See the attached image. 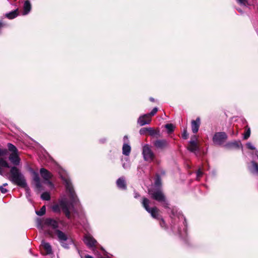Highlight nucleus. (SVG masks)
<instances>
[{
    "mask_svg": "<svg viewBox=\"0 0 258 258\" xmlns=\"http://www.w3.org/2000/svg\"><path fill=\"white\" fill-rule=\"evenodd\" d=\"M182 137L184 139H186L188 137V133L185 129L183 131L182 133Z\"/></svg>",
    "mask_w": 258,
    "mask_h": 258,
    "instance_id": "ea45409f",
    "label": "nucleus"
},
{
    "mask_svg": "<svg viewBox=\"0 0 258 258\" xmlns=\"http://www.w3.org/2000/svg\"><path fill=\"white\" fill-rule=\"evenodd\" d=\"M41 245L45 251L46 254H50L52 253V250L50 244L43 240L41 242Z\"/></svg>",
    "mask_w": 258,
    "mask_h": 258,
    "instance_id": "6ab92c4d",
    "label": "nucleus"
},
{
    "mask_svg": "<svg viewBox=\"0 0 258 258\" xmlns=\"http://www.w3.org/2000/svg\"><path fill=\"white\" fill-rule=\"evenodd\" d=\"M123 141L124 142V143H128V139L127 136H124Z\"/></svg>",
    "mask_w": 258,
    "mask_h": 258,
    "instance_id": "c03bdc74",
    "label": "nucleus"
},
{
    "mask_svg": "<svg viewBox=\"0 0 258 258\" xmlns=\"http://www.w3.org/2000/svg\"><path fill=\"white\" fill-rule=\"evenodd\" d=\"M8 178L13 184L25 188L26 197L28 198L30 196V190L27 186L25 177L18 167L14 166L11 168Z\"/></svg>",
    "mask_w": 258,
    "mask_h": 258,
    "instance_id": "7ed1b4c3",
    "label": "nucleus"
},
{
    "mask_svg": "<svg viewBox=\"0 0 258 258\" xmlns=\"http://www.w3.org/2000/svg\"><path fill=\"white\" fill-rule=\"evenodd\" d=\"M248 170L252 173L258 174V163L254 161L251 162V164L248 166Z\"/></svg>",
    "mask_w": 258,
    "mask_h": 258,
    "instance_id": "412c9836",
    "label": "nucleus"
},
{
    "mask_svg": "<svg viewBox=\"0 0 258 258\" xmlns=\"http://www.w3.org/2000/svg\"><path fill=\"white\" fill-rule=\"evenodd\" d=\"M150 100L152 101H154V99L152 98H150Z\"/></svg>",
    "mask_w": 258,
    "mask_h": 258,
    "instance_id": "3c124183",
    "label": "nucleus"
},
{
    "mask_svg": "<svg viewBox=\"0 0 258 258\" xmlns=\"http://www.w3.org/2000/svg\"><path fill=\"white\" fill-rule=\"evenodd\" d=\"M40 173L41 177L45 180L48 181L52 177L51 173L47 170L42 168L40 170Z\"/></svg>",
    "mask_w": 258,
    "mask_h": 258,
    "instance_id": "f3484780",
    "label": "nucleus"
},
{
    "mask_svg": "<svg viewBox=\"0 0 258 258\" xmlns=\"http://www.w3.org/2000/svg\"><path fill=\"white\" fill-rule=\"evenodd\" d=\"M41 198L43 200L48 201L50 199V196L48 192H44L41 194Z\"/></svg>",
    "mask_w": 258,
    "mask_h": 258,
    "instance_id": "7c9ffc66",
    "label": "nucleus"
},
{
    "mask_svg": "<svg viewBox=\"0 0 258 258\" xmlns=\"http://www.w3.org/2000/svg\"><path fill=\"white\" fill-rule=\"evenodd\" d=\"M8 153V150L7 149H0V156H5L7 155Z\"/></svg>",
    "mask_w": 258,
    "mask_h": 258,
    "instance_id": "4c0bfd02",
    "label": "nucleus"
},
{
    "mask_svg": "<svg viewBox=\"0 0 258 258\" xmlns=\"http://www.w3.org/2000/svg\"><path fill=\"white\" fill-rule=\"evenodd\" d=\"M130 162L128 159V158H125V162L122 163V167L124 169H127L130 167Z\"/></svg>",
    "mask_w": 258,
    "mask_h": 258,
    "instance_id": "2f4dec72",
    "label": "nucleus"
},
{
    "mask_svg": "<svg viewBox=\"0 0 258 258\" xmlns=\"http://www.w3.org/2000/svg\"><path fill=\"white\" fill-rule=\"evenodd\" d=\"M201 124L200 117H197L196 120H192L191 122V130L193 133H197L199 129Z\"/></svg>",
    "mask_w": 258,
    "mask_h": 258,
    "instance_id": "ddd939ff",
    "label": "nucleus"
},
{
    "mask_svg": "<svg viewBox=\"0 0 258 258\" xmlns=\"http://www.w3.org/2000/svg\"><path fill=\"white\" fill-rule=\"evenodd\" d=\"M153 145L156 148L160 150H163L169 147L168 141L165 139H159L154 141Z\"/></svg>",
    "mask_w": 258,
    "mask_h": 258,
    "instance_id": "9b49d317",
    "label": "nucleus"
},
{
    "mask_svg": "<svg viewBox=\"0 0 258 258\" xmlns=\"http://www.w3.org/2000/svg\"><path fill=\"white\" fill-rule=\"evenodd\" d=\"M9 159L12 164L15 165V167L20 164V159L18 156V153H11L9 156Z\"/></svg>",
    "mask_w": 258,
    "mask_h": 258,
    "instance_id": "dca6fc26",
    "label": "nucleus"
},
{
    "mask_svg": "<svg viewBox=\"0 0 258 258\" xmlns=\"http://www.w3.org/2000/svg\"><path fill=\"white\" fill-rule=\"evenodd\" d=\"M203 172L201 169H199L197 172V178L199 180V178L203 175Z\"/></svg>",
    "mask_w": 258,
    "mask_h": 258,
    "instance_id": "58836bf2",
    "label": "nucleus"
},
{
    "mask_svg": "<svg viewBox=\"0 0 258 258\" xmlns=\"http://www.w3.org/2000/svg\"><path fill=\"white\" fill-rule=\"evenodd\" d=\"M0 175H4V171L2 167H0Z\"/></svg>",
    "mask_w": 258,
    "mask_h": 258,
    "instance_id": "a18cd8bd",
    "label": "nucleus"
},
{
    "mask_svg": "<svg viewBox=\"0 0 258 258\" xmlns=\"http://www.w3.org/2000/svg\"><path fill=\"white\" fill-rule=\"evenodd\" d=\"M8 147L9 150L12 152V153H18V150H17V148L12 144L8 143Z\"/></svg>",
    "mask_w": 258,
    "mask_h": 258,
    "instance_id": "393cba45",
    "label": "nucleus"
},
{
    "mask_svg": "<svg viewBox=\"0 0 258 258\" xmlns=\"http://www.w3.org/2000/svg\"><path fill=\"white\" fill-rule=\"evenodd\" d=\"M237 10L241 13H242V11L240 9H237Z\"/></svg>",
    "mask_w": 258,
    "mask_h": 258,
    "instance_id": "8fccbe9b",
    "label": "nucleus"
},
{
    "mask_svg": "<svg viewBox=\"0 0 258 258\" xmlns=\"http://www.w3.org/2000/svg\"><path fill=\"white\" fill-rule=\"evenodd\" d=\"M35 186L38 189H40L41 187H42V185H41V182H40V181H36L35 182Z\"/></svg>",
    "mask_w": 258,
    "mask_h": 258,
    "instance_id": "79ce46f5",
    "label": "nucleus"
},
{
    "mask_svg": "<svg viewBox=\"0 0 258 258\" xmlns=\"http://www.w3.org/2000/svg\"><path fill=\"white\" fill-rule=\"evenodd\" d=\"M101 252H102L103 253H104V250L103 249H101Z\"/></svg>",
    "mask_w": 258,
    "mask_h": 258,
    "instance_id": "603ef678",
    "label": "nucleus"
},
{
    "mask_svg": "<svg viewBox=\"0 0 258 258\" xmlns=\"http://www.w3.org/2000/svg\"><path fill=\"white\" fill-rule=\"evenodd\" d=\"M237 2L241 6L246 7L249 5L247 0H237Z\"/></svg>",
    "mask_w": 258,
    "mask_h": 258,
    "instance_id": "473e14b6",
    "label": "nucleus"
},
{
    "mask_svg": "<svg viewBox=\"0 0 258 258\" xmlns=\"http://www.w3.org/2000/svg\"><path fill=\"white\" fill-rule=\"evenodd\" d=\"M33 180L34 182L40 181V178L37 173L34 172L33 175Z\"/></svg>",
    "mask_w": 258,
    "mask_h": 258,
    "instance_id": "c9c22d12",
    "label": "nucleus"
},
{
    "mask_svg": "<svg viewBox=\"0 0 258 258\" xmlns=\"http://www.w3.org/2000/svg\"><path fill=\"white\" fill-rule=\"evenodd\" d=\"M18 10H14L6 14V17L10 19H12L16 18L18 16Z\"/></svg>",
    "mask_w": 258,
    "mask_h": 258,
    "instance_id": "b1692460",
    "label": "nucleus"
},
{
    "mask_svg": "<svg viewBox=\"0 0 258 258\" xmlns=\"http://www.w3.org/2000/svg\"><path fill=\"white\" fill-rule=\"evenodd\" d=\"M0 167H6V168H9L11 169V168L12 166H10L9 164L7 163V162L3 158H0Z\"/></svg>",
    "mask_w": 258,
    "mask_h": 258,
    "instance_id": "a878e982",
    "label": "nucleus"
},
{
    "mask_svg": "<svg viewBox=\"0 0 258 258\" xmlns=\"http://www.w3.org/2000/svg\"><path fill=\"white\" fill-rule=\"evenodd\" d=\"M148 193L153 199L160 203L164 208L166 209L169 208L168 202L160 189H149Z\"/></svg>",
    "mask_w": 258,
    "mask_h": 258,
    "instance_id": "39448f33",
    "label": "nucleus"
},
{
    "mask_svg": "<svg viewBox=\"0 0 258 258\" xmlns=\"http://www.w3.org/2000/svg\"><path fill=\"white\" fill-rule=\"evenodd\" d=\"M250 129L248 126H246V132L244 134L243 139L244 140H247L250 137Z\"/></svg>",
    "mask_w": 258,
    "mask_h": 258,
    "instance_id": "c756f323",
    "label": "nucleus"
},
{
    "mask_svg": "<svg viewBox=\"0 0 258 258\" xmlns=\"http://www.w3.org/2000/svg\"><path fill=\"white\" fill-rule=\"evenodd\" d=\"M7 185H8V183H4V184H3V185L2 186H3V187H4V186H7Z\"/></svg>",
    "mask_w": 258,
    "mask_h": 258,
    "instance_id": "09e8293b",
    "label": "nucleus"
},
{
    "mask_svg": "<svg viewBox=\"0 0 258 258\" xmlns=\"http://www.w3.org/2000/svg\"><path fill=\"white\" fill-rule=\"evenodd\" d=\"M160 225L161 226V228L164 229H167V226L166 225V224H165V221L162 218V217H161L160 218Z\"/></svg>",
    "mask_w": 258,
    "mask_h": 258,
    "instance_id": "f704fd0d",
    "label": "nucleus"
},
{
    "mask_svg": "<svg viewBox=\"0 0 258 258\" xmlns=\"http://www.w3.org/2000/svg\"><path fill=\"white\" fill-rule=\"evenodd\" d=\"M58 220L51 218H46L43 221L39 219L37 220V227L45 234L48 235L51 237H54V233L49 229V228L56 230L58 228Z\"/></svg>",
    "mask_w": 258,
    "mask_h": 258,
    "instance_id": "20e7f679",
    "label": "nucleus"
},
{
    "mask_svg": "<svg viewBox=\"0 0 258 258\" xmlns=\"http://www.w3.org/2000/svg\"><path fill=\"white\" fill-rule=\"evenodd\" d=\"M31 10V4L29 0H25L23 4V15L28 14Z\"/></svg>",
    "mask_w": 258,
    "mask_h": 258,
    "instance_id": "a211bd4d",
    "label": "nucleus"
},
{
    "mask_svg": "<svg viewBox=\"0 0 258 258\" xmlns=\"http://www.w3.org/2000/svg\"><path fill=\"white\" fill-rule=\"evenodd\" d=\"M158 108L157 107H154L152 110L149 113L145 114V116H147V117H150L151 118L152 116H154L158 111Z\"/></svg>",
    "mask_w": 258,
    "mask_h": 258,
    "instance_id": "bb28decb",
    "label": "nucleus"
},
{
    "mask_svg": "<svg viewBox=\"0 0 258 258\" xmlns=\"http://www.w3.org/2000/svg\"><path fill=\"white\" fill-rule=\"evenodd\" d=\"M46 212L45 207L44 206L41 207V208L39 211H36V214L40 216H43L45 214Z\"/></svg>",
    "mask_w": 258,
    "mask_h": 258,
    "instance_id": "c85d7f7f",
    "label": "nucleus"
},
{
    "mask_svg": "<svg viewBox=\"0 0 258 258\" xmlns=\"http://www.w3.org/2000/svg\"><path fill=\"white\" fill-rule=\"evenodd\" d=\"M61 178L65 184L71 202L69 203L65 197L62 198L58 200L57 203L52 206L51 209L54 212L57 213H60L62 211L68 219H71L70 210L72 209L74 213H76V211L75 207H79L80 203L70 178L67 176L62 175H61Z\"/></svg>",
    "mask_w": 258,
    "mask_h": 258,
    "instance_id": "f257e3e1",
    "label": "nucleus"
},
{
    "mask_svg": "<svg viewBox=\"0 0 258 258\" xmlns=\"http://www.w3.org/2000/svg\"><path fill=\"white\" fill-rule=\"evenodd\" d=\"M162 174H165V172L163 171V172H162Z\"/></svg>",
    "mask_w": 258,
    "mask_h": 258,
    "instance_id": "5fc2aeb1",
    "label": "nucleus"
},
{
    "mask_svg": "<svg viewBox=\"0 0 258 258\" xmlns=\"http://www.w3.org/2000/svg\"><path fill=\"white\" fill-rule=\"evenodd\" d=\"M225 148L228 149H238L242 147L240 141H235L234 142H228L224 146Z\"/></svg>",
    "mask_w": 258,
    "mask_h": 258,
    "instance_id": "2eb2a0df",
    "label": "nucleus"
},
{
    "mask_svg": "<svg viewBox=\"0 0 258 258\" xmlns=\"http://www.w3.org/2000/svg\"><path fill=\"white\" fill-rule=\"evenodd\" d=\"M117 187L121 189H126V185L125 178L124 177H119L116 181Z\"/></svg>",
    "mask_w": 258,
    "mask_h": 258,
    "instance_id": "aec40b11",
    "label": "nucleus"
},
{
    "mask_svg": "<svg viewBox=\"0 0 258 258\" xmlns=\"http://www.w3.org/2000/svg\"><path fill=\"white\" fill-rule=\"evenodd\" d=\"M155 184L156 186H160L161 184V180L158 175H157V177L155 181Z\"/></svg>",
    "mask_w": 258,
    "mask_h": 258,
    "instance_id": "72a5a7b5",
    "label": "nucleus"
},
{
    "mask_svg": "<svg viewBox=\"0 0 258 258\" xmlns=\"http://www.w3.org/2000/svg\"><path fill=\"white\" fill-rule=\"evenodd\" d=\"M147 132H148V128H142L140 130V134L141 135H144Z\"/></svg>",
    "mask_w": 258,
    "mask_h": 258,
    "instance_id": "a19ab883",
    "label": "nucleus"
},
{
    "mask_svg": "<svg viewBox=\"0 0 258 258\" xmlns=\"http://www.w3.org/2000/svg\"><path fill=\"white\" fill-rule=\"evenodd\" d=\"M227 138V136L224 132H218L216 133L213 137V143L217 145H221L225 141Z\"/></svg>",
    "mask_w": 258,
    "mask_h": 258,
    "instance_id": "9d476101",
    "label": "nucleus"
},
{
    "mask_svg": "<svg viewBox=\"0 0 258 258\" xmlns=\"http://www.w3.org/2000/svg\"><path fill=\"white\" fill-rule=\"evenodd\" d=\"M139 197H140V195H139V194L138 193H137V192H135L134 193V197L135 198L137 199V198H138Z\"/></svg>",
    "mask_w": 258,
    "mask_h": 258,
    "instance_id": "49530a36",
    "label": "nucleus"
},
{
    "mask_svg": "<svg viewBox=\"0 0 258 258\" xmlns=\"http://www.w3.org/2000/svg\"><path fill=\"white\" fill-rule=\"evenodd\" d=\"M246 146L247 147V148H248L249 149H250L252 150H254L255 149L254 146L250 142L247 143L246 144Z\"/></svg>",
    "mask_w": 258,
    "mask_h": 258,
    "instance_id": "e433bc0d",
    "label": "nucleus"
},
{
    "mask_svg": "<svg viewBox=\"0 0 258 258\" xmlns=\"http://www.w3.org/2000/svg\"><path fill=\"white\" fill-rule=\"evenodd\" d=\"M148 133L150 136H160V131L159 130H154L152 127L148 128Z\"/></svg>",
    "mask_w": 258,
    "mask_h": 258,
    "instance_id": "5701e85b",
    "label": "nucleus"
},
{
    "mask_svg": "<svg viewBox=\"0 0 258 258\" xmlns=\"http://www.w3.org/2000/svg\"><path fill=\"white\" fill-rule=\"evenodd\" d=\"M194 140H191L189 141V145L187 147V149L191 152L195 153L197 151H198L199 149L198 145V144L196 142L197 138L196 136L193 137Z\"/></svg>",
    "mask_w": 258,
    "mask_h": 258,
    "instance_id": "f8f14e48",
    "label": "nucleus"
},
{
    "mask_svg": "<svg viewBox=\"0 0 258 258\" xmlns=\"http://www.w3.org/2000/svg\"><path fill=\"white\" fill-rule=\"evenodd\" d=\"M131 151V147L128 143H125L122 146V154L125 156H129Z\"/></svg>",
    "mask_w": 258,
    "mask_h": 258,
    "instance_id": "4be33fe9",
    "label": "nucleus"
},
{
    "mask_svg": "<svg viewBox=\"0 0 258 258\" xmlns=\"http://www.w3.org/2000/svg\"><path fill=\"white\" fill-rule=\"evenodd\" d=\"M48 183H49V184H51V182H50V181H48Z\"/></svg>",
    "mask_w": 258,
    "mask_h": 258,
    "instance_id": "864d4df0",
    "label": "nucleus"
},
{
    "mask_svg": "<svg viewBox=\"0 0 258 258\" xmlns=\"http://www.w3.org/2000/svg\"><path fill=\"white\" fill-rule=\"evenodd\" d=\"M151 121V118L145 116V114L141 115L138 119L137 122L140 126L149 124Z\"/></svg>",
    "mask_w": 258,
    "mask_h": 258,
    "instance_id": "4468645a",
    "label": "nucleus"
},
{
    "mask_svg": "<svg viewBox=\"0 0 258 258\" xmlns=\"http://www.w3.org/2000/svg\"><path fill=\"white\" fill-rule=\"evenodd\" d=\"M142 204L145 210L150 214L151 216L154 219L159 220L161 216L159 214V210L157 207H149L150 201L146 198H143Z\"/></svg>",
    "mask_w": 258,
    "mask_h": 258,
    "instance_id": "423d86ee",
    "label": "nucleus"
},
{
    "mask_svg": "<svg viewBox=\"0 0 258 258\" xmlns=\"http://www.w3.org/2000/svg\"><path fill=\"white\" fill-rule=\"evenodd\" d=\"M171 229L173 233L184 237L187 234L186 222L184 216L174 209L171 210Z\"/></svg>",
    "mask_w": 258,
    "mask_h": 258,
    "instance_id": "f03ea898",
    "label": "nucleus"
},
{
    "mask_svg": "<svg viewBox=\"0 0 258 258\" xmlns=\"http://www.w3.org/2000/svg\"><path fill=\"white\" fill-rule=\"evenodd\" d=\"M0 190L1 192L3 194H6L8 192V190L6 188H4L3 186H0Z\"/></svg>",
    "mask_w": 258,
    "mask_h": 258,
    "instance_id": "37998d69",
    "label": "nucleus"
},
{
    "mask_svg": "<svg viewBox=\"0 0 258 258\" xmlns=\"http://www.w3.org/2000/svg\"><path fill=\"white\" fill-rule=\"evenodd\" d=\"M54 234L57 236V239L62 246L65 248H68L69 245L72 243V241L68 239L67 235L64 232L58 229L55 230Z\"/></svg>",
    "mask_w": 258,
    "mask_h": 258,
    "instance_id": "6e6552de",
    "label": "nucleus"
},
{
    "mask_svg": "<svg viewBox=\"0 0 258 258\" xmlns=\"http://www.w3.org/2000/svg\"><path fill=\"white\" fill-rule=\"evenodd\" d=\"M165 127L167 130V132L169 134L172 133L173 131L174 128V125L171 123L166 124Z\"/></svg>",
    "mask_w": 258,
    "mask_h": 258,
    "instance_id": "cd10ccee",
    "label": "nucleus"
},
{
    "mask_svg": "<svg viewBox=\"0 0 258 258\" xmlns=\"http://www.w3.org/2000/svg\"><path fill=\"white\" fill-rule=\"evenodd\" d=\"M85 258H93V257L89 255H87L85 256Z\"/></svg>",
    "mask_w": 258,
    "mask_h": 258,
    "instance_id": "de8ad7c7",
    "label": "nucleus"
},
{
    "mask_svg": "<svg viewBox=\"0 0 258 258\" xmlns=\"http://www.w3.org/2000/svg\"><path fill=\"white\" fill-rule=\"evenodd\" d=\"M142 154L144 159L147 162H151L155 158V155L152 151L151 147L148 144L143 146Z\"/></svg>",
    "mask_w": 258,
    "mask_h": 258,
    "instance_id": "1a4fd4ad",
    "label": "nucleus"
},
{
    "mask_svg": "<svg viewBox=\"0 0 258 258\" xmlns=\"http://www.w3.org/2000/svg\"><path fill=\"white\" fill-rule=\"evenodd\" d=\"M84 242L85 244L90 248H91L94 254L98 258H105V256H102L98 251L95 249V244L97 243V241L90 235L87 234L84 237Z\"/></svg>",
    "mask_w": 258,
    "mask_h": 258,
    "instance_id": "0eeeda50",
    "label": "nucleus"
}]
</instances>
